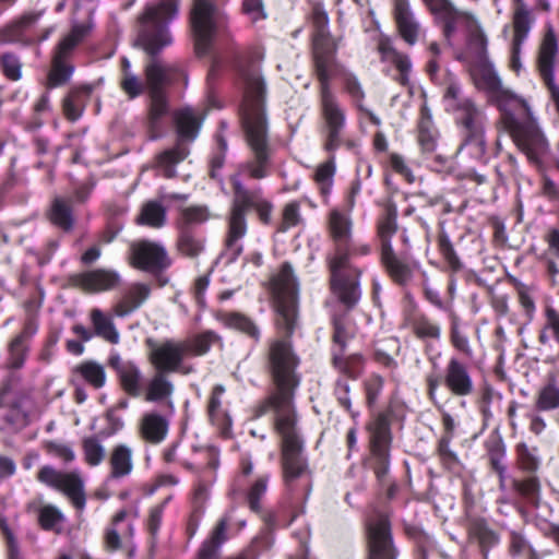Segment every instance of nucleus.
<instances>
[{
    "label": "nucleus",
    "instance_id": "obj_64",
    "mask_svg": "<svg viewBox=\"0 0 559 559\" xmlns=\"http://www.w3.org/2000/svg\"><path fill=\"white\" fill-rule=\"evenodd\" d=\"M241 12L250 20L251 23H257L267 17L263 0H242Z\"/></svg>",
    "mask_w": 559,
    "mask_h": 559
},
{
    "label": "nucleus",
    "instance_id": "obj_54",
    "mask_svg": "<svg viewBox=\"0 0 559 559\" xmlns=\"http://www.w3.org/2000/svg\"><path fill=\"white\" fill-rule=\"evenodd\" d=\"M312 24L314 27L313 44L334 43L329 32V17L326 12L319 5L312 10Z\"/></svg>",
    "mask_w": 559,
    "mask_h": 559
},
{
    "label": "nucleus",
    "instance_id": "obj_24",
    "mask_svg": "<svg viewBox=\"0 0 559 559\" xmlns=\"http://www.w3.org/2000/svg\"><path fill=\"white\" fill-rule=\"evenodd\" d=\"M109 367L116 372L119 384L130 396H140L143 390V373L132 360H126L119 354H111L108 359Z\"/></svg>",
    "mask_w": 559,
    "mask_h": 559
},
{
    "label": "nucleus",
    "instance_id": "obj_2",
    "mask_svg": "<svg viewBox=\"0 0 559 559\" xmlns=\"http://www.w3.org/2000/svg\"><path fill=\"white\" fill-rule=\"evenodd\" d=\"M178 13V0H157L147 3L136 19L134 46L143 49L151 59L144 66L148 105V124L152 130L159 127L160 119L168 114V97L165 88L170 85L181 68L166 63L157 55L171 44L168 25Z\"/></svg>",
    "mask_w": 559,
    "mask_h": 559
},
{
    "label": "nucleus",
    "instance_id": "obj_60",
    "mask_svg": "<svg viewBox=\"0 0 559 559\" xmlns=\"http://www.w3.org/2000/svg\"><path fill=\"white\" fill-rule=\"evenodd\" d=\"M84 460L90 466L99 465L105 457L103 444L94 437L85 438L82 442Z\"/></svg>",
    "mask_w": 559,
    "mask_h": 559
},
{
    "label": "nucleus",
    "instance_id": "obj_30",
    "mask_svg": "<svg viewBox=\"0 0 559 559\" xmlns=\"http://www.w3.org/2000/svg\"><path fill=\"white\" fill-rule=\"evenodd\" d=\"M203 454L206 463L198 467L200 479L193 490V504L195 509H202L209 498V486L205 484V474L207 472H215L219 464L218 452L215 449H206Z\"/></svg>",
    "mask_w": 559,
    "mask_h": 559
},
{
    "label": "nucleus",
    "instance_id": "obj_13",
    "mask_svg": "<svg viewBox=\"0 0 559 559\" xmlns=\"http://www.w3.org/2000/svg\"><path fill=\"white\" fill-rule=\"evenodd\" d=\"M329 234L333 242V251L326 259H344L368 255L371 246L355 240L353 237V222L349 214L332 210L328 218Z\"/></svg>",
    "mask_w": 559,
    "mask_h": 559
},
{
    "label": "nucleus",
    "instance_id": "obj_26",
    "mask_svg": "<svg viewBox=\"0 0 559 559\" xmlns=\"http://www.w3.org/2000/svg\"><path fill=\"white\" fill-rule=\"evenodd\" d=\"M380 260L394 283L405 286L411 282L415 263L408 260L406 253L396 254L393 248H386L380 251Z\"/></svg>",
    "mask_w": 559,
    "mask_h": 559
},
{
    "label": "nucleus",
    "instance_id": "obj_5",
    "mask_svg": "<svg viewBox=\"0 0 559 559\" xmlns=\"http://www.w3.org/2000/svg\"><path fill=\"white\" fill-rule=\"evenodd\" d=\"M335 43L313 44V67L319 81V108L322 119L321 134L324 151L332 152L344 143L346 111L331 87L336 67Z\"/></svg>",
    "mask_w": 559,
    "mask_h": 559
},
{
    "label": "nucleus",
    "instance_id": "obj_46",
    "mask_svg": "<svg viewBox=\"0 0 559 559\" xmlns=\"http://www.w3.org/2000/svg\"><path fill=\"white\" fill-rule=\"evenodd\" d=\"M73 372L92 388L98 390L106 383V371L103 365L88 360L78 365Z\"/></svg>",
    "mask_w": 559,
    "mask_h": 559
},
{
    "label": "nucleus",
    "instance_id": "obj_32",
    "mask_svg": "<svg viewBox=\"0 0 559 559\" xmlns=\"http://www.w3.org/2000/svg\"><path fill=\"white\" fill-rule=\"evenodd\" d=\"M108 464L110 467L107 480L119 479L131 474L133 468L132 450L127 444H117L112 448Z\"/></svg>",
    "mask_w": 559,
    "mask_h": 559
},
{
    "label": "nucleus",
    "instance_id": "obj_20",
    "mask_svg": "<svg viewBox=\"0 0 559 559\" xmlns=\"http://www.w3.org/2000/svg\"><path fill=\"white\" fill-rule=\"evenodd\" d=\"M557 53V38L554 29L548 27L539 47L537 67L542 79L550 91L551 98L559 112V87L555 84L554 76V66Z\"/></svg>",
    "mask_w": 559,
    "mask_h": 559
},
{
    "label": "nucleus",
    "instance_id": "obj_9",
    "mask_svg": "<svg viewBox=\"0 0 559 559\" xmlns=\"http://www.w3.org/2000/svg\"><path fill=\"white\" fill-rule=\"evenodd\" d=\"M93 24L91 21L73 24L52 50L51 66L47 76V85L50 88L68 83L74 72L72 57L76 47L91 34Z\"/></svg>",
    "mask_w": 559,
    "mask_h": 559
},
{
    "label": "nucleus",
    "instance_id": "obj_45",
    "mask_svg": "<svg viewBox=\"0 0 559 559\" xmlns=\"http://www.w3.org/2000/svg\"><path fill=\"white\" fill-rule=\"evenodd\" d=\"M174 391V385L166 372L156 371L146 385L145 400L159 402L168 399Z\"/></svg>",
    "mask_w": 559,
    "mask_h": 559
},
{
    "label": "nucleus",
    "instance_id": "obj_61",
    "mask_svg": "<svg viewBox=\"0 0 559 559\" xmlns=\"http://www.w3.org/2000/svg\"><path fill=\"white\" fill-rule=\"evenodd\" d=\"M27 352V343L21 341V337H14L9 345V367L12 369H21L24 366Z\"/></svg>",
    "mask_w": 559,
    "mask_h": 559
},
{
    "label": "nucleus",
    "instance_id": "obj_63",
    "mask_svg": "<svg viewBox=\"0 0 559 559\" xmlns=\"http://www.w3.org/2000/svg\"><path fill=\"white\" fill-rule=\"evenodd\" d=\"M234 519V510L227 511L215 524L207 539L222 546L227 539V530Z\"/></svg>",
    "mask_w": 559,
    "mask_h": 559
},
{
    "label": "nucleus",
    "instance_id": "obj_59",
    "mask_svg": "<svg viewBox=\"0 0 559 559\" xmlns=\"http://www.w3.org/2000/svg\"><path fill=\"white\" fill-rule=\"evenodd\" d=\"M343 91L352 99L353 104L358 110H365L364 100L366 97L365 91L359 80L352 73H347L343 78Z\"/></svg>",
    "mask_w": 559,
    "mask_h": 559
},
{
    "label": "nucleus",
    "instance_id": "obj_18",
    "mask_svg": "<svg viewBox=\"0 0 559 559\" xmlns=\"http://www.w3.org/2000/svg\"><path fill=\"white\" fill-rule=\"evenodd\" d=\"M130 263L135 269L157 274L170 266L171 259L163 245L142 239L130 245Z\"/></svg>",
    "mask_w": 559,
    "mask_h": 559
},
{
    "label": "nucleus",
    "instance_id": "obj_7",
    "mask_svg": "<svg viewBox=\"0 0 559 559\" xmlns=\"http://www.w3.org/2000/svg\"><path fill=\"white\" fill-rule=\"evenodd\" d=\"M176 143L155 157V166L166 178L176 176V166L190 154L189 145L197 139L201 127L198 112L190 108H181L174 112Z\"/></svg>",
    "mask_w": 559,
    "mask_h": 559
},
{
    "label": "nucleus",
    "instance_id": "obj_19",
    "mask_svg": "<svg viewBox=\"0 0 559 559\" xmlns=\"http://www.w3.org/2000/svg\"><path fill=\"white\" fill-rule=\"evenodd\" d=\"M557 53V38L554 29L548 27L539 47L537 67L542 79L550 91L551 98L559 112V87L555 84L554 76V66Z\"/></svg>",
    "mask_w": 559,
    "mask_h": 559
},
{
    "label": "nucleus",
    "instance_id": "obj_25",
    "mask_svg": "<svg viewBox=\"0 0 559 559\" xmlns=\"http://www.w3.org/2000/svg\"><path fill=\"white\" fill-rule=\"evenodd\" d=\"M393 16L400 36L409 46L417 43L421 27L411 10L408 0H393Z\"/></svg>",
    "mask_w": 559,
    "mask_h": 559
},
{
    "label": "nucleus",
    "instance_id": "obj_39",
    "mask_svg": "<svg viewBox=\"0 0 559 559\" xmlns=\"http://www.w3.org/2000/svg\"><path fill=\"white\" fill-rule=\"evenodd\" d=\"M485 449L487 457L491 468L498 474L499 480L503 483L506 480V465L503 460L506 456V444L500 436H491L485 442Z\"/></svg>",
    "mask_w": 559,
    "mask_h": 559
},
{
    "label": "nucleus",
    "instance_id": "obj_27",
    "mask_svg": "<svg viewBox=\"0 0 559 559\" xmlns=\"http://www.w3.org/2000/svg\"><path fill=\"white\" fill-rule=\"evenodd\" d=\"M151 286L143 283H133L129 285L121 299L115 305L114 313L117 317H126L140 308L150 297Z\"/></svg>",
    "mask_w": 559,
    "mask_h": 559
},
{
    "label": "nucleus",
    "instance_id": "obj_58",
    "mask_svg": "<svg viewBox=\"0 0 559 559\" xmlns=\"http://www.w3.org/2000/svg\"><path fill=\"white\" fill-rule=\"evenodd\" d=\"M336 150L329 152L330 158L328 162L321 164L318 166L316 173H314V180L320 186L321 192L323 194L329 193L330 188L332 186L333 176L335 173V165H334V153Z\"/></svg>",
    "mask_w": 559,
    "mask_h": 559
},
{
    "label": "nucleus",
    "instance_id": "obj_14",
    "mask_svg": "<svg viewBox=\"0 0 559 559\" xmlns=\"http://www.w3.org/2000/svg\"><path fill=\"white\" fill-rule=\"evenodd\" d=\"M37 480L62 492L76 510H84L86 495L84 480L79 471L66 472L45 465L38 471Z\"/></svg>",
    "mask_w": 559,
    "mask_h": 559
},
{
    "label": "nucleus",
    "instance_id": "obj_41",
    "mask_svg": "<svg viewBox=\"0 0 559 559\" xmlns=\"http://www.w3.org/2000/svg\"><path fill=\"white\" fill-rule=\"evenodd\" d=\"M217 318L226 326L242 332L254 342L260 341V330L250 318L238 312H221Z\"/></svg>",
    "mask_w": 559,
    "mask_h": 559
},
{
    "label": "nucleus",
    "instance_id": "obj_1",
    "mask_svg": "<svg viewBox=\"0 0 559 559\" xmlns=\"http://www.w3.org/2000/svg\"><path fill=\"white\" fill-rule=\"evenodd\" d=\"M277 318L276 326L284 338L270 342L266 366L273 388L257 407L255 415L274 412V427L281 437V466L283 481L290 503L305 502L312 488V474L304 454V441L297 430L294 405L295 391L300 383L297 373L299 358L289 337L297 321L298 281L288 262L281 265L271 280Z\"/></svg>",
    "mask_w": 559,
    "mask_h": 559
},
{
    "label": "nucleus",
    "instance_id": "obj_16",
    "mask_svg": "<svg viewBox=\"0 0 559 559\" xmlns=\"http://www.w3.org/2000/svg\"><path fill=\"white\" fill-rule=\"evenodd\" d=\"M191 25L194 36L195 51L204 55L209 51L216 24L224 20L217 12L212 0H193Z\"/></svg>",
    "mask_w": 559,
    "mask_h": 559
},
{
    "label": "nucleus",
    "instance_id": "obj_28",
    "mask_svg": "<svg viewBox=\"0 0 559 559\" xmlns=\"http://www.w3.org/2000/svg\"><path fill=\"white\" fill-rule=\"evenodd\" d=\"M120 282V275L112 270L97 269L79 276V285L87 292L98 293L115 288Z\"/></svg>",
    "mask_w": 559,
    "mask_h": 559
},
{
    "label": "nucleus",
    "instance_id": "obj_3",
    "mask_svg": "<svg viewBox=\"0 0 559 559\" xmlns=\"http://www.w3.org/2000/svg\"><path fill=\"white\" fill-rule=\"evenodd\" d=\"M469 74L475 87L488 95L503 111L502 122L516 146L536 162L547 152V141L532 117L527 102L504 88L489 59L471 61Z\"/></svg>",
    "mask_w": 559,
    "mask_h": 559
},
{
    "label": "nucleus",
    "instance_id": "obj_35",
    "mask_svg": "<svg viewBox=\"0 0 559 559\" xmlns=\"http://www.w3.org/2000/svg\"><path fill=\"white\" fill-rule=\"evenodd\" d=\"M430 12L444 23V35L449 38L455 31L456 22L464 15L449 0H424Z\"/></svg>",
    "mask_w": 559,
    "mask_h": 559
},
{
    "label": "nucleus",
    "instance_id": "obj_4",
    "mask_svg": "<svg viewBox=\"0 0 559 559\" xmlns=\"http://www.w3.org/2000/svg\"><path fill=\"white\" fill-rule=\"evenodd\" d=\"M243 82L241 119L252 159L245 169L253 179L269 175L272 150L267 140V123L264 112L266 86L258 68L243 69L240 72Z\"/></svg>",
    "mask_w": 559,
    "mask_h": 559
},
{
    "label": "nucleus",
    "instance_id": "obj_37",
    "mask_svg": "<svg viewBox=\"0 0 559 559\" xmlns=\"http://www.w3.org/2000/svg\"><path fill=\"white\" fill-rule=\"evenodd\" d=\"M90 319L94 328V334L110 344H118L120 335L115 326L112 317L104 313L100 309L94 308L90 312Z\"/></svg>",
    "mask_w": 559,
    "mask_h": 559
},
{
    "label": "nucleus",
    "instance_id": "obj_47",
    "mask_svg": "<svg viewBox=\"0 0 559 559\" xmlns=\"http://www.w3.org/2000/svg\"><path fill=\"white\" fill-rule=\"evenodd\" d=\"M487 46L488 40L481 28L478 25L471 27L466 51L468 63L488 59Z\"/></svg>",
    "mask_w": 559,
    "mask_h": 559
},
{
    "label": "nucleus",
    "instance_id": "obj_42",
    "mask_svg": "<svg viewBox=\"0 0 559 559\" xmlns=\"http://www.w3.org/2000/svg\"><path fill=\"white\" fill-rule=\"evenodd\" d=\"M333 349H345L347 342L355 336L356 328L347 312L333 317Z\"/></svg>",
    "mask_w": 559,
    "mask_h": 559
},
{
    "label": "nucleus",
    "instance_id": "obj_6",
    "mask_svg": "<svg viewBox=\"0 0 559 559\" xmlns=\"http://www.w3.org/2000/svg\"><path fill=\"white\" fill-rule=\"evenodd\" d=\"M231 185L234 199L226 217L227 227L221 253V258L227 263L235 262L243 251L242 239L248 230L246 212L250 209L255 210L266 200L261 189H247L238 177L231 178Z\"/></svg>",
    "mask_w": 559,
    "mask_h": 559
},
{
    "label": "nucleus",
    "instance_id": "obj_43",
    "mask_svg": "<svg viewBox=\"0 0 559 559\" xmlns=\"http://www.w3.org/2000/svg\"><path fill=\"white\" fill-rule=\"evenodd\" d=\"M534 408L538 412H550L559 408V385L555 378L542 385L536 393Z\"/></svg>",
    "mask_w": 559,
    "mask_h": 559
},
{
    "label": "nucleus",
    "instance_id": "obj_62",
    "mask_svg": "<svg viewBox=\"0 0 559 559\" xmlns=\"http://www.w3.org/2000/svg\"><path fill=\"white\" fill-rule=\"evenodd\" d=\"M269 476H260L254 480V483L250 486L247 492V501L249 508L253 512L261 511V498L265 495L267 489Z\"/></svg>",
    "mask_w": 559,
    "mask_h": 559
},
{
    "label": "nucleus",
    "instance_id": "obj_52",
    "mask_svg": "<svg viewBox=\"0 0 559 559\" xmlns=\"http://www.w3.org/2000/svg\"><path fill=\"white\" fill-rule=\"evenodd\" d=\"M221 341V336L213 331L202 332L192 338L182 341L187 345V356H202L211 346Z\"/></svg>",
    "mask_w": 559,
    "mask_h": 559
},
{
    "label": "nucleus",
    "instance_id": "obj_15",
    "mask_svg": "<svg viewBox=\"0 0 559 559\" xmlns=\"http://www.w3.org/2000/svg\"><path fill=\"white\" fill-rule=\"evenodd\" d=\"M369 444L372 459L374 460L373 469L378 479H383L390 466V445L392 442L390 415L389 413H379L368 425Z\"/></svg>",
    "mask_w": 559,
    "mask_h": 559
},
{
    "label": "nucleus",
    "instance_id": "obj_12",
    "mask_svg": "<svg viewBox=\"0 0 559 559\" xmlns=\"http://www.w3.org/2000/svg\"><path fill=\"white\" fill-rule=\"evenodd\" d=\"M429 400L436 404L437 390L444 385L454 396L464 397L474 393L475 384L468 366L456 356L448 359L443 373L430 372L426 376Z\"/></svg>",
    "mask_w": 559,
    "mask_h": 559
},
{
    "label": "nucleus",
    "instance_id": "obj_49",
    "mask_svg": "<svg viewBox=\"0 0 559 559\" xmlns=\"http://www.w3.org/2000/svg\"><path fill=\"white\" fill-rule=\"evenodd\" d=\"M486 151L485 133H483L463 136L459 153L462 159L468 156L475 162L483 163L485 160Z\"/></svg>",
    "mask_w": 559,
    "mask_h": 559
},
{
    "label": "nucleus",
    "instance_id": "obj_36",
    "mask_svg": "<svg viewBox=\"0 0 559 559\" xmlns=\"http://www.w3.org/2000/svg\"><path fill=\"white\" fill-rule=\"evenodd\" d=\"M27 512L36 511L38 513V523L45 531L60 533L66 521L62 512L52 504L40 507L36 501H32L26 506Z\"/></svg>",
    "mask_w": 559,
    "mask_h": 559
},
{
    "label": "nucleus",
    "instance_id": "obj_10",
    "mask_svg": "<svg viewBox=\"0 0 559 559\" xmlns=\"http://www.w3.org/2000/svg\"><path fill=\"white\" fill-rule=\"evenodd\" d=\"M444 103L450 111L462 135L485 133L486 115L476 103L463 95L462 88L456 83H450L444 91Z\"/></svg>",
    "mask_w": 559,
    "mask_h": 559
},
{
    "label": "nucleus",
    "instance_id": "obj_38",
    "mask_svg": "<svg viewBox=\"0 0 559 559\" xmlns=\"http://www.w3.org/2000/svg\"><path fill=\"white\" fill-rule=\"evenodd\" d=\"M467 531L469 538L478 542L484 557L487 558L489 548L498 543L497 534L491 531L487 522L480 518L471 519Z\"/></svg>",
    "mask_w": 559,
    "mask_h": 559
},
{
    "label": "nucleus",
    "instance_id": "obj_11",
    "mask_svg": "<svg viewBox=\"0 0 559 559\" xmlns=\"http://www.w3.org/2000/svg\"><path fill=\"white\" fill-rule=\"evenodd\" d=\"M350 259H326L331 293L347 310L353 309L361 297V270L353 265Z\"/></svg>",
    "mask_w": 559,
    "mask_h": 559
},
{
    "label": "nucleus",
    "instance_id": "obj_56",
    "mask_svg": "<svg viewBox=\"0 0 559 559\" xmlns=\"http://www.w3.org/2000/svg\"><path fill=\"white\" fill-rule=\"evenodd\" d=\"M537 448H530L526 443L521 442L515 447L516 460L520 467L528 473L536 472L539 467V459Z\"/></svg>",
    "mask_w": 559,
    "mask_h": 559
},
{
    "label": "nucleus",
    "instance_id": "obj_31",
    "mask_svg": "<svg viewBox=\"0 0 559 559\" xmlns=\"http://www.w3.org/2000/svg\"><path fill=\"white\" fill-rule=\"evenodd\" d=\"M378 50L381 55L382 61L392 63L400 74L395 80L406 86L409 82L411 60L407 55L396 51L388 39H381L378 45Z\"/></svg>",
    "mask_w": 559,
    "mask_h": 559
},
{
    "label": "nucleus",
    "instance_id": "obj_51",
    "mask_svg": "<svg viewBox=\"0 0 559 559\" xmlns=\"http://www.w3.org/2000/svg\"><path fill=\"white\" fill-rule=\"evenodd\" d=\"M136 222L153 228H159L166 223V209L156 201H150L142 206Z\"/></svg>",
    "mask_w": 559,
    "mask_h": 559
},
{
    "label": "nucleus",
    "instance_id": "obj_22",
    "mask_svg": "<svg viewBox=\"0 0 559 559\" xmlns=\"http://www.w3.org/2000/svg\"><path fill=\"white\" fill-rule=\"evenodd\" d=\"M128 515L129 512L124 509L114 515L110 525L105 531L104 543L108 551H117L124 546L131 557L135 551V546L132 543L134 525L131 522L123 524Z\"/></svg>",
    "mask_w": 559,
    "mask_h": 559
},
{
    "label": "nucleus",
    "instance_id": "obj_48",
    "mask_svg": "<svg viewBox=\"0 0 559 559\" xmlns=\"http://www.w3.org/2000/svg\"><path fill=\"white\" fill-rule=\"evenodd\" d=\"M411 329L415 336L424 342L439 341L441 328L425 314H417L411 321Z\"/></svg>",
    "mask_w": 559,
    "mask_h": 559
},
{
    "label": "nucleus",
    "instance_id": "obj_8",
    "mask_svg": "<svg viewBox=\"0 0 559 559\" xmlns=\"http://www.w3.org/2000/svg\"><path fill=\"white\" fill-rule=\"evenodd\" d=\"M47 8L23 11L0 28V43L20 47H38L55 33L56 26L39 27L46 16Z\"/></svg>",
    "mask_w": 559,
    "mask_h": 559
},
{
    "label": "nucleus",
    "instance_id": "obj_40",
    "mask_svg": "<svg viewBox=\"0 0 559 559\" xmlns=\"http://www.w3.org/2000/svg\"><path fill=\"white\" fill-rule=\"evenodd\" d=\"M397 230V211L393 205H389L385 212L378 221L377 233L380 239V251L386 248H393L391 239Z\"/></svg>",
    "mask_w": 559,
    "mask_h": 559
},
{
    "label": "nucleus",
    "instance_id": "obj_33",
    "mask_svg": "<svg viewBox=\"0 0 559 559\" xmlns=\"http://www.w3.org/2000/svg\"><path fill=\"white\" fill-rule=\"evenodd\" d=\"M48 218L51 224L59 229L66 233L72 231L75 225V217L71 200L62 197H56L50 204Z\"/></svg>",
    "mask_w": 559,
    "mask_h": 559
},
{
    "label": "nucleus",
    "instance_id": "obj_23",
    "mask_svg": "<svg viewBox=\"0 0 559 559\" xmlns=\"http://www.w3.org/2000/svg\"><path fill=\"white\" fill-rule=\"evenodd\" d=\"M368 559H396L386 516H379L369 526Z\"/></svg>",
    "mask_w": 559,
    "mask_h": 559
},
{
    "label": "nucleus",
    "instance_id": "obj_21",
    "mask_svg": "<svg viewBox=\"0 0 559 559\" xmlns=\"http://www.w3.org/2000/svg\"><path fill=\"white\" fill-rule=\"evenodd\" d=\"M557 53V38L554 29L548 27L539 47L537 67L542 79L550 91L551 98L559 112V87L555 84L554 76V66Z\"/></svg>",
    "mask_w": 559,
    "mask_h": 559
},
{
    "label": "nucleus",
    "instance_id": "obj_44",
    "mask_svg": "<svg viewBox=\"0 0 559 559\" xmlns=\"http://www.w3.org/2000/svg\"><path fill=\"white\" fill-rule=\"evenodd\" d=\"M177 249L187 258H198L205 249V238L190 229H179Z\"/></svg>",
    "mask_w": 559,
    "mask_h": 559
},
{
    "label": "nucleus",
    "instance_id": "obj_53",
    "mask_svg": "<svg viewBox=\"0 0 559 559\" xmlns=\"http://www.w3.org/2000/svg\"><path fill=\"white\" fill-rule=\"evenodd\" d=\"M210 216V211L205 205L183 207L180 210L177 222L178 229H189V226L203 224Z\"/></svg>",
    "mask_w": 559,
    "mask_h": 559
},
{
    "label": "nucleus",
    "instance_id": "obj_34",
    "mask_svg": "<svg viewBox=\"0 0 559 559\" xmlns=\"http://www.w3.org/2000/svg\"><path fill=\"white\" fill-rule=\"evenodd\" d=\"M345 349H332V366L341 374L357 379L364 371L365 358L360 354L345 355Z\"/></svg>",
    "mask_w": 559,
    "mask_h": 559
},
{
    "label": "nucleus",
    "instance_id": "obj_57",
    "mask_svg": "<svg viewBox=\"0 0 559 559\" xmlns=\"http://www.w3.org/2000/svg\"><path fill=\"white\" fill-rule=\"evenodd\" d=\"M22 66L17 53L5 51L0 55V68L8 80L19 81L22 78Z\"/></svg>",
    "mask_w": 559,
    "mask_h": 559
},
{
    "label": "nucleus",
    "instance_id": "obj_29",
    "mask_svg": "<svg viewBox=\"0 0 559 559\" xmlns=\"http://www.w3.org/2000/svg\"><path fill=\"white\" fill-rule=\"evenodd\" d=\"M169 423L163 415L151 412L146 413L140 423V436L152 444H158L165 440Z\"/></svg>",
    "mask_w": 559,
    "mask_h": 559
},
{
    "label": "nucleus",
    "instance_id": "obj_17",
    "mask_svg": "<svg viewBox=\"0 0 559 559\" xmlns=\"http://www.w3.org/2000/svg\"><path fill=\"white\" fill-rule=\"evenodd\" d=\"M148 359L156 371L189 373L192 367L183 366L187 356V345L182 341L165 340L162 343H154L148 340Z\"/></svg>",
    "mask_w": 559,
    "mask_h": 559
},
{
    "label": "nucleus",
    "instance_id": "obj_55",
    "mask_svg": "<svg viewBox=\"0 0 559 559\" xmlns=\"http://www.w3.org/2000/svg\"><path fill=\"white\" fill-rule=\"evenodd\" d=\"M119 86L129 99H134L147 91L146 80L143 81L134 72H128L124 75H120Z\"/></svg>",
    "mask_w": 559,
    "mask_h": 559
},
{
    "label": "nucleus",
    "instance_id": "obj_50",
    "mask_svg": "<svg viewBox=\"0 0 559 559\" xmlns=\"http://www.w3.org/2000/svg\"><path fill=\"white\" fill-rule=\"evenodd\" d=\"M516 7L513 11V38L514 43H524L531 29L530 12L522 0H514Z\"/></svg>",
    "mask_w": 559,
    "mask_h": 559
}]
</instances>
